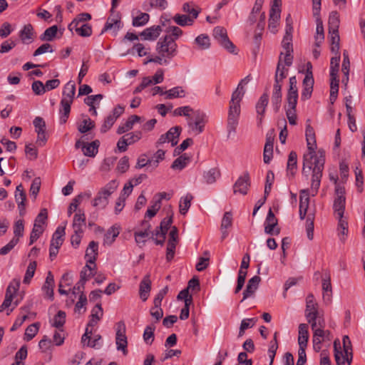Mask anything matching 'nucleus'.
<instances>
[{"label":"nucleus","mask_w":365,"mask_h":365,"mask_svg":"<svg viewBox=\"0 0 365 365\" xmlns=\"http://www.w3.org/2000/svg\"><path fill=\"white\" fill-rule=\"evenodd\" d=\"M305 135L308 152L303 156L302 174L307 178L309 172L312 170L311 190L312 196H314L320 187L324 168L325 155L323 150L315 151L317 148L315 133L310 125L306 126Z\"/></svg>","instance_id":"nucleus-1"},{"label":"nucleus","mask_w":365,"mask_h":365,"mask_svg":"<svg viewBox=\"0 0 365 365\" xmlns=\"http://www.w3.org/2000/svg\"><path fill=\"white\" fill-rule=\"evenodd\" d=\"M250 81V76L242 79L237 88L232 94L227 118V132L229 135L236 131L241 111L240 102L245 95L244 85L247 84Z\"/></svg>","instance_id":"nucleus-2"},{"label":"nucleus","mask_w":365,"mask_h":365,"mask_svg":"<svg viewBox=\"0 0 365 365\" xmlns=\"http://www.w3.org/2000/svg\"><path fill=\"white\" fill-rule=\"evenodd\" d=\"M155 57H149L144 62L155 63L159 65H168L178 54V44L170 36H162L157 42Z\"/></svg>","instance_id":"nucleus-3"},{"label":"nucleus","mask_w":365,"mask_h":365,"mask_svg":"<svg viewBox=\"0 0 365 365\" xmlns=\"http://www.w3.org/2000/svg\"><path fill=\"white\" fill-rule=\"evenodd\" d=\"M75 93V83L73 81H69L64 86L62 98L60 102L59 121L61 124H65L69 118L71 106L73 103Z\"/></svg>","instance_id":"nucleus-4"},{"label":"nucleus","mask_w":365,"mask_h":365,"mask_svg":"<svg viewBox=\"0 0 365 365\" xmlns=\"http://www.w3.org/2000/svg\"><path fill=\"white\" fill-rule=\"evenodd\" d=\"M305 317L311 327L314 328L317 322L320 327H325L324 318L319 311V305L312 294H309L306 298Z\"/></svg>","instance_id":"nucleus-5"},{"label":"nucleus","mask_w":365,"mask_h":365,"mask_svg":"<svg viewBox=\"0 0 365 365\" xmlns=\"http://www.w3.org/2000/svg\"><path fill=\"white\" fill-rule=\"evenodd\" d=\"M118 185L119 182L115 180H110L108 182L98 191L93 201V206L98 207L102 209L105 208L108 204L109 197L117 190Z\"/></svg>","instance_id":"nucleus-6"},{"label":"nucleus","mask_w":365,"mask_h":365,"mask_svg":"<svg viewBox=\"0 0 365 365\" xmlns=\"http://www.w3.org/2000/svg\"><path fill=\"white\" fill-rule=\"evenodd\" d=\"M47 217V210L42 209L34 221V227L30 235L29 245H32L34 242H36L40 235L43 232V225L46 224Z\"/></svg>","instance_id":"nucleus-7"},{"label":"nucleus","mask_w":365,"mask_h":365,"mask_svg":"<svg viewBox=\"0 0 365 365\" xmlns=\"http://www.w3.org/2000/svg\"><path fill=\"white\" fill-rule=\"evenodd\" d=\"M215 39L230 53H234L235 46L227 36V30L222 26H216L213 30Z\"/></svg>","instance_id":"nucleus-8"},{"label":"nucleus","mask_w":365,"mask_h":365,"mask_svg":"<svg viewBox=\"0 0 365 365\" xmlns=\"http://www.w3.org/2000/svg\"><path fill=\"white\" fill-rule=\"evenodd\" d=\"M125 325L122 321L116 324L115 344L117 350L121 351L124 355L128 354V341L125 335Z\"/></svg>","instance_id":"nucleus-9"},{"label":"nucleus","mask_w":365,"mask_h":365,"mask_svg":"<svg viewBox=\"0 0 365 365\" xmlns=\"http://www.w3.org/2000/svg\"><path fill=\"white\" fill-rule=\"evenodd\" d=\"M280 0H274L269 11L268 29L273 34H275L277 31V29L280 19Z\"/></svg>","instance_id":"nucleus-10"},{"label":"nucleus","mask_w":365,"mask_h":365,"mask_svg":"<svg viewBox=\"0 0 365 365\" xmlns=\"http://www.w3.org/2000/svg\"><path fill=\"white\" fill-rule=\"evenodd\" d=\"M282 46L284 51V56L283 59L284 64L289 67L292 64L293 61V56L292 55L293 52L292 34H284L282 41Z\"/></svg>","instance_id":"nucleus-11"},{"label":"nucleus","mask_w":365,"mask_h":365,"mask_svg":"<svg viewBox=\"0 0 365 365\" xmlns=\"http://www.w3.org/2000/svg\"><path fill=\"white\" fill-rule=\"evenodd\" d=\"M278 221L272 210L269 209L265 222H264V232L270 235H278L280 232V229L277 227Z\"/></svg>","instance_id":"nucleus-12"},{"label":"nucleus","mask_w":365,"mask_h":365,"mask_svg":"<svg viewBox=\"0 0 365 365\" xmlns=\"http://www.w3.org/2000/svg\"><path fill=\"white\" fill-rule=\"evenodd\" d=\"M314 83V81L312 72H308V73L305 75L302 82L303 89L301 93V98L302 100L306 101L311 97L313 91Z\"/></svg>","instance_id":"nucleus-13"},{"label":"nucleus","mask_w":365,"mask_h":365,"mask_svg":"<svg viewBox=\"0 0 365 365\" xmlns=\"http://www.w3.org/2000/svg\"><path fill=\"white\" fill-rule=\"evenodd\" d=\"M250 185V176L249 174L246 173L242 176H240L234 184V193L239 192L242 195H246L247 193Z\"/></svg>","instance_id":"nucleus-14"},{"label":"nucleus","mask_w":365,"mask_h":365,"mask_svg":"<svg viewBox=\"0 0 365 365\" xmlns=\"http://www.w3.org/2000/svg\"><path fill=\"white\" fill-rule=\"evenodd\" d=\"M269 102V96L267 93H263L256 103L255 108L257 113L258 123L261 124L265 113L266 108Z\"/></svg>","instance_id":"nucleus-15"},{"label":"nucleus","mask_w":365,"mask_h":365,"mask_svg":"<svg viewBox=\"0 0 365 365\" xmlns=\"http://www.w3.org/2000/svg\"><path fill=\"white\" fill-rule=\"evenodd\" d=\"M86 215L83 212L79 210L73 216L72 223L73 232L76 233L83 232L86 227Z\"/></svg>","instance_id":"nucleus-16"},{"label":"nucleus","mask_w":365,"mask_h":365,"mask_svg":"<svg viewBox=\"0 0 365 365\" xmlns=\"http://www.w3.org/2000/svg\"><path fill=\"white\" fill-rule=\"evenodd\" d=\"M150 274H146L143 278L139 285V295L143 302H145L151 290V280Z\"/></svg>","instance_id":"nucleus-17"},{"label":"nucleus","mask_w":365,"mask_h":365,"mask_svg":"<svg viewBox=\"0 0 365 365\" xmlns=\"http://www.w3.org/2000/svg\"><path fill=\"white\" fill-rule=\"evenodd\" d=\"M161 32V26H153L143 30L140 34V36L143 40L155 41L158 38Z\"/></svg>","instance_id":"nucleus-18"},{"label":"nucleus","mask_w":365,"mask_h":365,"mask_svg":"<svg viewBox=\"0 0 365 365\" xmlns=\"http://www.w3.org/2000/svg\"><path fill=\"white\" fill-rule=\"evenodd\" d=\"M53 288H54V277L51 272H48L42 287V291L44 297L49 299L51 301L53 299Z\"/></svg>","instance_id":"nucleus-19"},{"label":"nucleus","mask_w":365,"mask_h":365,"mask_svg":"<svg viewBox=\"0 0 365 365\" xmlns=\"http://www.w3.org/2000/svg\"><path fill=\"white\" fill-rule=\"evenodd\" d=\"M309 190H302L299 195V217L301 220L305 218L309 207Z\"/></svg>","instance_id":"nucleus-20"},{"label":"nucleus","mask_w":365,"mask_h":365,"mask_svg":"<svg viewBox=\"0 0 365 365\" xmlns=\"http://www.w3.org/2000/svg\"><path fill=\"white\" fill-rule=\"evenodd\" d=\"M260 281L261 278L257 275H255L249 279L246 289L243 292V298L242 301L251 297L255 292L258 288Z\"/></svg>","instance_id":"nucleus-21"},{"label":"nucleus","mask_w":365,"mask_h":365,"mask_svg":"<svg viewBox=\"0 0 365 365\" xmlns=\"http://www.w3.org/2000/svg\"><path fill=\"white\" fill-rule=\"evenodd\" d=\"M309 339L308 325L300 324L299 325L298 344L299 349H306Z\"/></svg>","instance_id":"nucleus-22"},{"label":"nucleus","mask_w":365,"mask_h":365,"mask_svg":"<svg viewBox=\"0 0 365 365\" xmlns=\"http://www.w3.org/2000/svg\"><path fill=\"white\" fill-rule=\"evenodd\" d=\"M98 256V243L95 241L90 242L88 247L86 251V257L87 258L86 262L90 263L96 267V260Z\"/></svg>","instance_id":"nucleus-23"},{"label":"nucleus","mask_w":365,"mask_h":365,"mask_svg":"<svg viewBox=\"0 0 365 365\" xmlns=\"http://www.w3.org/2000/svg\"><path fill=\"white\" fill-rule=\"evenodd\" d=\"M144 227V230L135 232L134 236L136 243L144 245L145 242V238L148 237L150 234V225L148 222L144 220L142 223Z\"/></svg>","instance_id":"nucleus-24"},{"label":"nucleus","mask_w":365,"mask_h":365,"mask_svg":"<svg viewBox=\"0 0 365 365\" xmlns=\"http://www.w3.org/2000/svg\"><path fill=\"white\" fill-rule=\"evenodd\" d=\"M140 120V117L136 115H130L125 123L120 125L117 129L118 134H123L131 130L133 125Z\"/></svg>","instance_id":"nucleus-25"},{"label":"nucleus","mask_w":365,"mask_h":365,"mask_svg":"<svg viewBox=\"0 0 365 365\" xmlns=\"http://www.w3.org/2000/svg\"><path fill=\"white\" fill-rule=\"evenodd\" d=\"M120 227L114 225L110 227L104 235L103 244L110 245L120 233Z\"/></svg>","instance_id":"nucleus-26"},{"label":"nucleus","mask_w":365,"mask_h":365,"mask_svg":"<svg viewBox=\"0 0 365 365\" xmlns=\"http://www.w3.org/2000/svg\"><path fill=\"white\" fill-rule=\"evenodd\" d=\"M282 55H284V52H281L280 53L274 76V78H277L282 81L287 78L289 71L288 68L285 67L287 65L284 64V60L282 61Z\"/></svg>","instance_id":"nucleus-27"},{"label":"nucleus","mask_w":365,"mask_h":365,"mask_svg":"<svg viewBox=\"0 0 365 365\" xmlns=\"http://www.w3.org/2000/svg\"><path fill=\"white\" fill-rule=\"evenodd\" d=\"M297 168V155L295 151H291L288 156L287 172L288 175L294 177Z\"/></svg>","instance_id":"nucleus-28"},{"label":"nucleus","mask_w":365,"mask_h":365,"mask_svg":"<svg viewBox=\"0 0 365 365\" xmlns=\"http://www.w3.org/2000/svg\"><path fill=\"white\" fill-rule=\"evenodd\" d=\"M15 199L18 203L20 214L22 215V212L24 210L25 207L24 202L26 201V196L21 184L19 185L16 188Z\"/></svg>","instance_id":"nucleus-29"},{"label":"nucleus","mask_w":365,"mask_h":365,"mask_svg":"<svg viewBox=\"0 0 365 365\" xmlns=\"http://www.w3.org/2000/svg\"><path fill=\"white\" fill-rule=\"evenodd\" d=\"M298 91L295 76L289 78V88L287 95V101L297 102Z\"/></svg>","instance_id":"nucleus-30"},{"label":"nucleus","mask_w":365,"mask_h":365,"mask_svg":"<svg viewBox=\"0 0 365 365\" xmlns=\"http://www.w3.org/2000/svg\"><path fill=\"white\" fill-rule=\"evenodd\" d=\"M96 267L93 264L86 262L85 267H83L80 273L81 284H86L92 277L96 274L94 272Z\"/></svg>","instance_id":"nucleus-31"},{"label":"nucleus","mask_w":365,"mask_h":365,"mask_svg":"<svg viewBox=\"0 0 365 365\" xmlns=\"http://www.w3.org/2000/svg\"><path fill=\"white\" fill-rule=\"evenodd\" d=\"M325 327H320L318 322H315V327H312L314 331L313 334V344H322L324 337V333L329 334V330H324Z\"/></svg>","instance_id":"nucleus-32"},{"label":"nucleus","mask_w":365,"mask_h":365,"mask_svg":"<svg viewBox=\"0 0 365 365\" xmlns=\"http://www.w3.org/2000/svg\"><path fill=\"white\" fill-rule=\"evenodd\" d=\"M65 235V227H58L56 230L55 232L52 236V239L51 240V246H55L56 247L60 248L61 245L63 242V236Z\"/></svg>","instance_id":"nucleus-33"},{"label":"nucleus","mask_w":365,"mask_h":365,"mask_svg":"<svg viewBox=\"0 0 365 365\" xmlns=\"http://www.w3.org/2000/svg\"><path fill=\"white\" fill-rule=\"evenodd\" d=\"M297 102L287 101V107L286 108V115L290 125L297 124L296 106Z\"/></svg>","instance_id":"nucleus-34"},{"label":"nucleus","mask_w":365,"mask_h":365,"mask_svg":"<svg viewBox=\"0 0 365 365\" xmlns=\"http://www.w3.org/2000/svg\"><path fill=\"white\" fill-rule=\"evenodd\" d=\"M322 289H323V299L324 300L330 301L332 288L331 284V277L329 274H325L322 279Z\"/></svg>","instance_id":"nucleus-35"},{"label":"nucleus","mask_w":365,"mask_h":365,"mask_svg":"<svg viewBox=\"0 0 365 365\" xmlns=\"http://www.w3.org/2000/svg\"><path fill=\"white\" fill-rule=\"evenodd\" d=\"M99 145L100 143L97 140L90 143H86V145L83 146L82 151L86 156L95 157L98 153Z\"/></svg>","instance_id":"nucleus-36"},{"label":"nucleus","mask_w":365,"mask_h":365,"mask_svg":"<svg viewBox=\"0 0 365 365\" xmlns=\"http://www.w3.org/2000/svg\"><path fill=\"white\" fill-rule=\"evenodd\" d=\"M68 29L71 31H75L78 35L83 37H88L92 34V28L88 24H81L73 28L68 26Z\"/></svg>","instance_id":"nucleus-37"},{"label":"nucleus","mask_w":365,"mask_h":365,"mask_svg":"<svg viewBox=\"0 0 365 365\" xmlns=\"http://www.w3.org/2000/svg\"><path fill=\"white\" fill-rule=\"evenodd\" d=\"M346 198H335L333 209L337 218H342L345 210Z\"/></svg>","instance_id":"nucleus-38"},{"label":"nucleus","mask_w":365,"mask_h":365,"mask_svg":"<svg viewBox=\"0 0 365 365\" xmlns=\"http://www.w3.org/2000/svg\"><path fill=\"white\" fill-rule=\"evenodd\" d=\"M166 99L183 98L185 96V91L181 86H176L165 91Z\"/></svg>","instance_id":"nucleus-39"},{"label":"nucleus","mask_w":365,"mask_h":365,"mask_svg":"<svg viewBox=\"0 0 365 365\" xmlns=\"http://www.w3.org/2000/svg\"><path fill=\"white\" fill-rule=\"evenodd\" d=\"M173 21L175 24L180 26H192L194 24L195 20L188 16L186 14H175L173 18Z\"/></svg>","instance_id":"nucleus-40"},{"label":"nucleus","mask_w":365,"mask_h":365,"mask_svg":"<svg viewBox=\"0 0 365 365\" xmlns=\"http://www.w3.org/2000/svg\"><path fill=\"white\" fill-rule=\"evenodd\" d=\"M192 195L189 193L187 194L185 196L181 197L179 204V210L180 212L182 215H185L188 211L191 205V200H192Z\"/></svg>","instance_id":"nucleus-41"},{"label":"nucleus","mask_w":365,"mask_h":365,"mask_svg":"<svg viewBox=\"0 0 365 365\" xmlns=\"http://www.w3.org/2000/svg\"><path fill=\"white\" fill-rule=\"evenodd\" d=\"M182 9L185 13L188 14V16H190L194 20H195L197 18L200 12V10L195 8V4L193 2L185 3L182 5Z\"/></svg>","instance_id":"nucleus-42"},{"label":"nucleus","mask_w":365,"mask_h":365,"mask_svg":"<svg viewBox=\"0 0 365 365\" xmlns=\"http://www.w3.org/2000/svg\"><path fill=\"white\" fill-rule=\"evenodd\" d=\"M190 161V157L187 156L186 154L182 155L173 161L171 168L175 170H181L189 163Z\"/></svg>","instance_id":"nucleus-43"},{"label":"nucleus","mask_w":365,"mask_h":365,"mask_svg":"<svg viewBox=\"0 0 365 365\" xmlns=\"http://www.w3.org/2000/svg\"><path fill=\"white\" fill-rule=\"evenodd\" d=\"M66 312L63 311H58L54 316L53 319L51 322V326L58 329H62L66 322Z\"/></svg>","instance_id":"nucleus-44"},{"label":"nucleus","mask_w":365,"mask_h":365,"mask_svg":"<svg viewBox=\"0 0 365 365\" xmlns=\"http://www.w3.org/2000/svg\"><path fill=\"white\" fill-rule=\"evenodd\" d=\"M181 128L180 126H175L171 128L167 133L169 141L171 143L172 146H175L178 143V138L180 134Z\"/></svg>","instance_id":"nucleus-45"},{"label":"nucleus","mask_w":365,"mask_h":365,"mask_svg":"<svg viewBox=\"0 0 365 365\" xmlns=\"http://www.w3.org/2000/svg\"><path fill=\"white\" fill-rule=\"evenodd\" d=\"M338 235L340 240L344 242L346 239V236L348 233V222L342 217L338 218Z\"/></svg>","instance_id":"nucleus-46"},{"label":"nucleus","mask_w":365,"mask_h":365,"mask_svg":"<svg viewBox=\"0 0 365 365\" xmlns=\"http://www.w3.org/2000/svg\"><path fill=\"white\" fill-rule=\"evenodd\" d=\"M195 43L201 50H205L210 46V40L207 34H200L195 39Z\"/></svg>","instance_id":"nucleus-47"},{"label":"nucleus","mask_w":365,"mask_h":365,"mask_svg":"<svg viewBox=\"0 0 365 365\" xmlns=\"http://www.w3.org/2000/svg\"><path fill=\"white\" fill-rule=\"evenodd\" d=\"M195 110L189 106L178 107L173 110V115L175 116H185L188 119L190 118V115H193Z\"/></svg>","instance_id":"nucleus-48"},{"label":"nucleus","mask_w":365,"mask_h":365,"mask_svg":"<svg viewBox=\"0 0 365 365\" xmlns=\"http://www.w3.org/2000/svg\"><path fill=\"white\" fill-rule=\"evenodd\" d=\"M120 19L118 16V14H117L115 18H108L105 26L102 31V33H103L106 31L112 29L114 28L116 30H118L120 27Z\"/></svg>","instance_id":"nucleus-49"},{"label":"nucleus","mask_w":365,"mask_h":365,"mask_svg":"<svg viewBox=\"0 0 365 365\" xmlns=\"http://www.w3.org/2000/svg\"><path fill=\"white\" fill-rule=\"evenodd\" d=\"M39 327L40 324L38 322L29 325L25 331L24 339L26 341L31 340L38 333Z\"/></svg>","instance_id":"nucleus-50"},{"label":"nucleus","mask_w":365,"mask_h":365,"mask_svg":"<svg viewBox=\"0 0 365 365\" xmlns=\"http://www.w3.org/2000/svg\"><path fill=\"white\" fill-rule=\"evenodd\" d=\"M330 35H331V50L332 52L337 53L339 50V30H329V31Z\"/></svg>","instance_id":"nucleus-51"},{"label":"nucleus","mask_w":365,"mask_h":365,"mask_svg":"<svg viewBox=\"0 0 365 365\" xmlns=\"http://www.w3.org/2000/svg\"><path fill=\"white\" fill-rule=\"evenodd\" d=\"M33 26L31 24L26 25L20 32V37L24 43H29L32 39Z\"/></svg>","instance_id":"nucleus-52"},{"label":"nucleus","mask_w":365,"mask_h":365,"mask_svg":"<svg viewBox=\"0 0 365 365\" xmlns=\"http://www.w3.org/2000/svg\"><path fill=\"white\" fill-rule=\"evenodd\" d=\"M57 31H58L57 26H56V25L52 26L45 30L43 34L42 35H41L40 39L41 41H51L56 36Z\"/></svg>","instance_id":"nucleus-53"},{"label":"nucleus","mask_w":365,"mask_h":365,"mask_svg":"<svg viewBox=\"0 0 365 365\" xmlns=\"http://www.w3.org/2000/svg\"><path fill=\"white\" fill-rule=\"evenodd\" d=\"M91 19V16L88 13H81L75 18L69 24V27L73 28L81 24H86V22Z\"/></svg>","instance_id":"nucleus-54"},{"label":"nucleus","mask_w":365,"mask_h":365,"mask_svg":"<svg viewBox=\"0 0 365 365\" xmlns=\"http://www.w3.org/2000/svg\"><path fill=\"white\" fill-rule=\"evenodd\" d=\"M339 14L337 11L331 12L329 17V31L339 30Z\"/></svg>","instance_id":"nucleus-55"},{"label":"nucleus","mask_w":365,"mask_h":365,"mask_svg":"<svg viewBox=\"0 0 365 365\" xmlns=\"http://www.w3.org/2000/svg\"><path fill=\"white\" fill-rule=\"evenodd\" d=\"M167 233L161 231L159 227H157L155 230L152 232V239L155 241L156 245H163L165 242Z\"/></svg>","instance_id":"nucleus-56"},{"label":"nucleus","mask_w":365,"mask_h":365,"mask_svg":"<svg viewBox=\"0 0 365 365\" xmlns=\"http://www.w3.org/2000/svg\"><path fill=\"white\" fill-rule=\"evenodd\" d=\"M220 171L217 169L212 168L205 173L204 178L207 183L212 184L216 181L217 178L220 177Z\"/></svg>","instance_id":"nucleus-57"},{"label":"nucleus","mask_w":365,"mask_h":365,"mask_svg":"<svg viewBox=\"0 0 365 365\" xmlns=\"http://www.w3.org/2000/svg\"><path fill=\"white\" fill-rule=\"evenodd\" d=\"M149 19V14H148L147 13H140V15L133 18V26L136 27L143 26L148 22Z\"/></svg>","instance_id":"nucleus-58"},{"label":"nucleus","mask_w":365,"mask_h":365,"mask_svg":"<svg viewBox=\"0 0 365 365\" xmlns=\"http://www.w3.org/2000/svg\"><path fill=\"white\" fill-rule=\"evenodd\" d=\"M36 269V262L35 261L31 262L28 267L24 278V283L29 284L34 277Z\"/></svg>","instance_id":"nucleus-59"},{"label":"nucleus","mask_w":365,"mask_h":365,"mask_svg":"<svg viewBox=\"0 0 365 365\" xmlns=\"http://www.w3.org/2000/svg\"><path fill=\"white\" fill-rule=\"evenodd\" d=\"M282 92L272 91V106L275 113L279 110L282 103Z\"/></svg>","instance_id":"nucleus-60"},{"label":"nucleus","mask_w":365,"mask_h":365,"mask_svg":"<svg viewBox=\"0 0 365 365\" xmlns=\"http://www.w3.org/2000/svg\"><path fill=\"white\" fill-rule=\"evenodd\" d=\"M95 126L94 122L91 120L89 118L84 119L81 124H80L78 127V130L81 133H85L91 130H92Z\"/></svg>","instance_id":"nucleus-61"},{"label":"nucleus","mask_w":365,"mask_h":365,"mask_svg":"<svg viewBox=\"0 0 365 365\" xmlns=\"http://www.w3.org/2000/svg\"><path fill=\"white\" fill-rule=\"evenodd\" d=\"M155 327L147 326L144 330L143 339L146 344H151L154 340Z\"/></svg>","instance_id":"nucleus-62"},{"label":"nucleus","mask_w":365,"mask_h":365,"mask_svg":"<svg viewBox=\"0 0 365 365\" xmlns=\"http://www.w3.org/2000/svg\"><path fill=\"white\" fill-rule=\"evenodd\" d=\"M205 124V123L193 122L192 119L187 120L188 127L197 135L201 133L203 131Z\"/></svg>","instance_id":"nucleus-63"},{"label":"nucleus","mask_w":365,"mask_h":365,"mask_svg":"<svg viewBox=\"0 0 365 365\" xmlns=\"http://www.w3.org/2000/svg\"><path fill=\"white\" fill-rule=\"evenodd\" d=\"M31 89L38 96L43 95L46 92L44 84L41 81H34L31 85Z\"/></svg>","instance_id":"nucleus-64"}]
</instances>
